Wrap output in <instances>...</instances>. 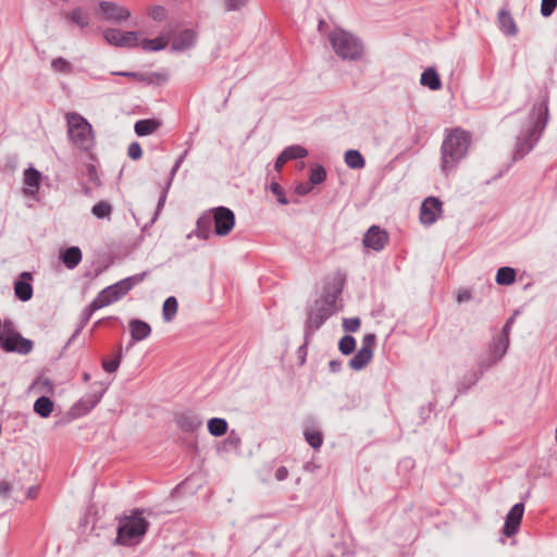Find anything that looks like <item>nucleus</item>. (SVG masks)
Masks as SVG:
<instances>
[{"instance_id":"obj_1","label":"nucleus","mask_w":557,"mask_h":557,"mask_svg":"<svg viewBox=\"0 0 557 557\" xmlns=\"http://www.w3.org/2000/svg\"><path fill=\"white\" fill-rule=\"evenodd\" d=\"M345 278H334L323 286L320 298L306 306L304 339L310 342L314 333L336 313V302L341 300Z\"/></svg>"},{"instance_id":"obj_2","label":"nucleus","mask_w":557,"mask_h":557,"mask_svg":"<svg viewBox=\"0 0 557 557\" xmlns=\"http://www.w3.org/2000/svg\"><path fill=\"white\" fill-rule=\"evenodd\" d=\"M548 122V97L535 102L528 121L516 138L512 162L523 159L536 145Z\"/></svg>"},{"instance_id":"obj_3","label":"nucleus","mask_w":557,"mask_h":557,"mask_svg":"<svg viewBox=\"0 0 557 557\" xmlns=\"http://www.w3.org/2000/svg\"><path fill=\"white\" fill-rule=\"evenodd\" d=\"M471 140V133L460 127H456L445 135L441 146V169L445 175L454 171L458 163L467 157Z\"/></svg>"},{"instance_id":"obj_4","label":"nucleus","mask_w":557,"mask_h":557,"mask_svg":"<svg viewBox=\"0 0 557 557\" xmlns=\"http://www.w3.org/2000/svg\"><path fill=\"white\" fill-rule=\"evenodd\" d=\"M235 213L227 207L219 206L205 211L196 222L194 234L200 239H208L211 234V226H214V234L218 236L228 235L235 226Z\"/></svg>"},{"instance_id":"obj_5","label":"nucleus","mask_w":557,"mask_h":557,"mask_svg":"<svg viewBox=\"0 0 557 557\" xmlns=\"http://www.w3.org/2000/svg\"><path fill=\"white\" fill-rule=\"evenodd\" d=\"M145 512V509L135 508L119 519L114 545L135 547L144 541L150 528L149 520L144 517Z\"/></svg>"},{"instance_id":"obj_6","label":"nucleus","mask_w":557,"mask_h":557,"mask_svg":"<svg viewBox=\"0 0 557 557\" xmlns=\"http://www.w3.org/2000/svg\"><path fill=\"white\" fill-rule=\"evenodd\" d=\"M329 41L335 53L343 60L356 61L363 54L362 41L343 28L337 27L330 32Z\"/></svg>"},{"instance_id":"obj_7","label":"nucleus","mask_w":557,"mask_h":557,"mask_svg":"<svg viewBox=\"0 0 557 557\" xmlns=\"http://www.w3.org/2000/svg\"><path fill=\"white\" fill-rule=\"evenodd\" d=\"M67 133L71 141L82 151L88 152L95 145L91 124L81 114H67Z\"/></svg>"},{"instance_id":"obj_8","label":"nucleus","mask_w":557,"mask_h":557,"mask_svg":"<svg viewBox=\"0 0 557 557\" xmlns=\"http://www.w3.org/2000/svg\"><path fill=\"white\" fill-rule=\"evenodd\" d=\"M104 40L119 48H136L138 47V34L135 30L122 32L117 28H107L103 32Z\"/></svg>"},{"instance_id":"obj_9","label":"nucleus","mask_w":557,"mask_h":557,"mask_svg":"<svg viewBox=\"0 0 557 557\" xmlns=\"http://www.w3.org/2000/svg\"><path fill=\"white\" fill-rule=\"evenodd\" d=\"M443 211V202L438 197H426L420 207V222L423 225L434 224Z\"/></svg>"},{"instance_id":"obj_10","label":"nucleus","mask_w":557,"mask_h":557,"mask_svg":"<svg viewBox=\"0 0 557 557\" xmlns=\"http://www.w3.org/2000/svg\"><path fill=\"white\" fill-rule=\"evenodd\" d=\"M176 426L184 433H194L198 431L202 424V417L194 410H184L176 412L173 418Z\"/></svg>"},{"instance_id":"obj_11","label":"nucleus","mask_w":557,"mask_h":557,"mask_svg":"<svg viewBox=\"0 0 557 557\" xmlns=\"http://www.w3.org/2000/svg\"><path fill=\"white\" fill-rule=\"evenodd\" d=\"M103 20L112 23H122L131 17V11L116 2L101 0L98 3Z\"/></svg>"},{"instance_id":"obj_12","label":"nucleus","mask_w":557,"mask_h":557,"mask_svg":"<svg viewBox=\"0 0 557 557\" xmlns=\"http://www.w3.org/2000/svg\"><path fill=\"white\" fill-rule=\"evenodd\" d=\"M388 238V233L381 226L374 224L364 233L362 244L366 248L379 252L384 249Z\"/></svg>"},{"instance_id":"obj_13","label":"nucleus","mask_w":557,"mask_h":557,"mask_svg":"<svg viewBox=\"0 0 557 557\" xmlns=\"http://www.w3.org/2000/svg\"><path fill=\"white\" fill-rule=\"evenodd\" d=\"M103 397V391H95L92 393L85 394L79 400H77L70 410L73 418H81L89 413Z\"/></svg>"},{"instance_id":"obj_14","label":"nucleus","mask_w":557,"mask_h":557,"mask_svg":"<svg viewBox=\"0 0 557 557\" xmlns=\"http://www.w3.org/2000/svg\"><path fill=\"white\" fill-rule=\"evenodd\" d=\"M67 25L77 26L81 30L87 28L91 21L90 12L84 7H75L72 10H61L59 12Z\"/></svg>"},{"instance_id":"obj_15","label":"nucleus","mask_w":557,"mask_h":557,"mask_svg":"<svg viewBox=\"0 0 557 557\" xmlns=\"http://www.w3.org/2000/svg\"><path fill=\"white\" fill-rule=\"evenodd\" d=\"M33 273L24 271L18 274L13 283L14 296L22 302H26L33 298Z\"/></svg>"},{"instance_id":"obj_16","label":"nucleus","mask_w":557,"mask_h":557,"mask_svg":"<svg viewBox=\"0 0 557 557\" xmlns=\"http://www.w3.org/2000/svg\"><path fill=\"white\" fill-rule=\"evenodd\" d=\"M0 348L5 352H16L20 355H27L34 348L32 339L24 337L21 333L13 336L5 337L4 342L0 344Z\"/></svg>"},{"instance_id":"obj_17","label":"nucleus","mask_w":557,"mask_h":557,"mask_svg":"<svg viewBox=\"0 0 557 557\" xmlns=\"http://www.w3.org/2000/svg\"><path fill=\"white\" fill-rule=\"evenodd\" d=\"M524 512V503L519 502L515 504L508 511L505 523L503 525V533L507 537H511L519 532L521 520Z\"/></svg>"},{"instance_id":"obj_18","label":"nucleus","mask_w":557,"mask_h":557,"mask_svg":"<svg viewBox=\"0 0 557 557\" xmlns=\"http://www.w3.org/2000/svg\"><path fill=\"white\" fill-rule=\"evenodd\" d=\"M198 33L191 28H185L173 38L170 51L184 52L194 48L197 44Z\"/></svg>"},{"instance_id":"obj_19","label":"nucleus","mask_w":557,"mask_h":557,"mask_svg":"<svg viewBox=\"0 0 557 557\" xmlns=\"http://www.w3.org/2000/svg\"><path fill=\"white\" fill-rule=\"evenodd\" d=\"M188 151L185 150L177 159L176 161L174 162L170 173H169V177H168V181L165 183V185L162 187V190H161V194H160V197H159V200H158V203H157V208H156V212L151 219V222L153 223L160 211L162 210V208L164 207V203H165V200H166V197H168V193H169V189L172 185V182L178 171V169L181 168L185 157L187 156Z\"/></svg>"},{"instance_id":"obj_20","label":"nucleus","mask_w":557,"mask_h":557,"mask_svg":"<svg viewBox=\"0 0 557 557\" xmlns=\"http://www.w3.org/2000/svg\"><path fill=\"white\" fill-rule=\"evenodd\" d=\"M42 174L35 169L34 166H29L24 171L23 182L26 187L23 188V193L26 196H34L41 184Z\"/></svg>"},{"instance_id":"obj_21","label":"nucleus","mask_w":557,"mask_h":557,"mask_svg":"<svg viewBox=\"0 0 557 557\" xmlns=\"http://www.w3.org/2000/svg\"><path fill=\"white\" fill-rule=\"evenodd\" d=\"M112 75L133 78L138 82H143L147 85L153 84L154 79H158L159 82H165L168 78V76L165 74H162L159 72L139 73V72H132V71H120V72H112Z\"/></svg>"},{"instance_id":"obj_22","label":"nucleus","mask_w":557,"mask_h":557,"mask_svg":"<svg viewBox=\"0 0 557 557\" xmlns=\"http://www.w3.org/2000/svg\"><path fill=\"white\" fill-rule=\"evenodd\" d=\"M132 342H140L151 334V326L148 322L140 319H132L128 323Z\"/></svg>"},{"instance_id":"obj_23","label":"nucleus","mask_w":557,"mask_h":557,"mask_svg":"<svg viewBox=\"0 0 557 557\" xmlns=\"http://www.w3.org/2000/svg\"><path fill=\"white\" fill-rule=\"evenodd\" d=\"M83 255L78 246H71L60 251V260L70 270L75 269L82 261Z\"/></svg>"},{"instance_id":"obj_24","label":"nucleus","mask_w":557,"mask_h":557,"mask_svg":"<svg viewBox=\"0 0 557 557\" xmlns=\"http://www.w3.org/2000/svg\"><path fill=\"white\" fill-rule=\"evenodd\" d=\"M373 357V350L360 347L354 357L349 360L348 366L354 371H360L367 367Z\"/></svg>"},{"instance_id":"obj_25","label":"nucleus","mask_w":557,"mask_h":557,"mask_svg":"<svg viewBox=\"0 0 557 557\" xmlns=\"http://www.w3.org/2000/svg\"><path fill=\"white\" fill-rule=\"evenodd\" d=\"M99 293L101 295V298H103L108 302V305H111V304L120 300L126 294H128L127 290L125 289V287L123 285H121L120 281L104 287Z\"/></svg>"},{"instance_id":"obj_26","label":"nucleus","mask_w":557,"mask_h":557,"mask_svg":"<svg viewBox=\"0 0 557 557\" xmlns=\"http://www.w3.org/2000/svg\"><path fill=\"white\" fill-rule=\"evenodd\" d=\"M491 349H493L491 355L484 359H481L478 366L474 368L476 371H482V375L487 369H490L493 364L498 362L507 351L505 348L497 346L496 344H493V347H491Z\"/></svg>"},{"instance_id":"obj_27","label":"nucleus","mask_w":557,"mask_h":557,"mask_svg":"<svg viewBox=\"0 0 557 557\" xmlns=\"http://www.w3.org/2000/svg\"><path fill=\"white\" fill-rule=\"evenodd\" d=\"M482 379V371H476L474 368L467 371L457 385L459 395H463L474 386Z\"/></svg>"},{"instance_id":"obj_28","label":"nucleus","mask_w":557,"mask_h":557,"mask_svg":"<svg viewBox=\"0 0 557 557\" xmlns=\"http://www.w3.org/2000/svg\"><path fill=\"white\" fill-rule=\"evenodd\" d=\"M420 84L433 91L440 90L442 88L440 74L434 67H428L422 72Z\"/></svg>"},{"instance_id":"obj_29","label":"nucleus","mask_w":557,"mask_h":557,"mask_svg":"<svg viewBox=\"0 0 557 557\" xmlns=\"http://www.w3.org/2000/svg\"><path fill=\"white\" fill-rule=\"evenodd\" d=\"M161 124L157 119H143L135 123L134 131L138 137H144L154 133Z\"/></svg>"},{"instance_id":"obj_30","label":"nucleus","mask_w":557,"mask_h":557,"mask_svg":"<svg viewBox=\"0 0 557 557\" xmlns=\"http://www.w3.org/2000/svg\"><path fill=\"white\" fill-rule=\"evenodd\" d=\"M498 23L502 32L507 36H515L518 33V27L510 14L506 9L498 12Z\"/></svg>"},{"instance_id":"obj_31","label":"nucleus","mask_w":557,"mask_h":557,"mask_svg":"<svg viewBox=\"0 0 557 557\" xmlns=\"http://www.w3.org/2000/svg\"><path fill=\"white\" fill-rule=\"evenodd\" d=\"M308 156V150L300 145H290L280 152V161L288 162L292 160H300Z\"/></svg>"},{"instance_id":"obj_32","label":"nucleus","mask_w":557,"mask_h":557,"mask_svg":"<svg viewBox=\"0 0 557 557\" xmlns=\"http://www.w3.org/2000/svg\"><path fill=\"white\" fill-rule=\"evenodd\" d=\"M53 408H54L53 400L46 395L38 397L35 400L34 406H33L34 412L36 414H38L40 418L50 417L53 411Z\"/></svg>"},{"instance_id":"obj_33","label":"nucleus","mask_w":557,"mask_h":557,"mask_svg":"<svg viewBox=\"0 0 557 557\" xmlns=\"http://www.w3.org/2000/svg\"><path fill=\"white\" fill-rule=\"evenodd\" d=\"M208 432L214 436L220 437L226 434L228 423L224 418H211L207 422Z\"/></svg>"},{"instance_id":"obj_34","label":"nucleus","mask_w":557,"mask_h":557,"mask_svg":"<svg viewBox=\"0 0 557 557\" xmlns=\"http://www.w3.org/2000/svg\"><path fill=\"white\" fill-rule=\"evenodd\" d=\"M345 163L352 170H360L366 166V159L360 151L356 149H349L344 156Z\"/></svg>"},{"instance_id":"obj_35","label":"nucleus","mask_w":557,"mask_h":557,"mask_svg":"<svg viewBox=\"0 0 557 557\" xmlns=\"http://www.w3.org/2000/svg\"><path fill=\"white\" fill-rule=\"evenodd\" d=\"M516 276H517V273L513 268L500 267L497 270L495 281L498 285L508 286V285H511L512 283H515Z\"/></svg>"},{"instance_id":"obj_36","label":"nucleus","mask_w":557,"mask_h":557,"mask_svg":"<svg viewBox=\"0 0 557 557\" xmlns=\"http://www.w3.org/2000/svg\"><path fill=\"white\" fill-rule=\"evenodd\" d=\"M168 44H169V40L164 36H158L153 39L145 38L140 42L141 48L145 51H150V52L161 51L166 48Z\"/></svg>"},{"instance_id":"obj_37","label":"nucleus","mask_w":557,"mask_h":557,"mask_svg":"<svg viewBox=\"0 0 557 557\" xmlns=\"http://www.w3.org/2000/svg\"><path fill=\"white\" fill-rule=\"evenodd\" d=\"M518 314H519V311H518V310H516V311L512 313V315H510V317L506 320V322H505V324H504V326H503V329H502V334H500V336L498 337L497 342L495 343L497 346H500V347L505 348L506 350L508 349V346H509V333H510V331H511V327H512V324H513V322H515V319H516V317H517Z\"/></svg>"},{"instance_id":"obj_38","label":"nucleus","mask_w":557,"mask_h":557,"mask_svg":"<svg viewBox=\"0 0 557 557\" xmlns=\"http://www.w3.org/2000/svg\"><path fill=\"white\" fill-rule=\"evenodd\" d=\"M178 309V301L175 296H169L162 305V318L165 322H171Z\"/></svg>"},{"instance_id":"obj_39","label":"nucleus","mask_w":557,"mask_h":557,"mask_svg":"<svg viewBox=\"0 0 557 557\" xmlns=\"http://www.w3.org/2000/svg\"><path fill=\"white\" fill-rule=\"evenodd\" d=\"M304 437L307 444L313 449H320L323 445V434L320 430L306 428L304 431Z\"/></svg>"},{"instance_id":"obj_40","label":"nucleus","mask_w":557,"mask_h":557,"mask_svg":"<svg viewBox=\"0 0 557 557\" xmlns=\"http://www.w3.org/2000/svg\"><path fill=\"white\" fill-rule=\"evenodd\" d=\"M123 359L122 346L119 347L117 351L111 358H102L101 367L107 373H114L117 371Z\"/></svg>"},{"instance_id":"obj_41","label":"nucleus","mask_w":557,"mask_h":557,"mask_svg":"<svg viewBox=\"0 0 557 557\" xmlns=\"http://www.w3.org/2000/svg\"><path fill=\"white\" fill-rule=\"evenodd\" d=\"M326 180V171L322 164H313L309 170V182L311 185H320Z\"/></svg>"},{"instance_id":"obj_42","label":"nucleus","mask_w":557,"mask_h":557,"mask_svg":"<svg viewBox=\"0 0 557 557\" xmlns=\"http://www.w3.org/2000/svg\"><path fill=\"white\" fill-rule=\"evenodd\" d=\"M91 213L97 219H110L112 214V206L107 200H100L96 205H94V207L91 208Z\"/></svg>"},{"instance_id":"obj_43","label":"nucleus","mask_w":557,"mask_h":557,"mask_svg":"<svg viewBox=\"0 0 557 557\" xmlns=\"http://www.w3.org/2000/svg\"><path fill=\"white\" fill-rule=\"evenodd\" d=\"M51 69L55 73H62L65 75L72 74L74 70L72 63L63 57L54 58L51 61Z\"/></svg>"},{"instance_id":"obj_44","label":"nucleus","mask_w":557,"mask_h":557,"mask_svg":"<svg viewBox=\"0 0 557 557\" xmlns=\"http://www.w3.org/2000/svg\"><path fill=\"white\" fill-rule=\"evenodd\" d=\"M357 342L352 335L346 334L338 341V350L345 355L349 356L356 350Z\"/></svg>"},{"instance_id":"obj_45","label":"nucleus","mask_w":557,"mask_h":557,"mask_svg":"<svg viewBox=\"0 0 557 557\" xmlns=\"http://www.w3.org/2000/svg\"><path fill=\"white\" fill-rule=\"evenodd\" d=\"M147 275V272L137 273L131 276H127L123 280H120L121 285L125 287V289L131 292L136 285L140 284Z\"/></svg>"},{"instance_id":"obj_46","label":"nucleus","mask_w":557,"mask_h":557,"mask_svg":"<svg viewBox=\"0 0 557 557\" xmlns=\"http://www.w3.org/2000/svg\"><path fill=\"white\" fill-rule=\"evenodd\" d=\"M0 330V344L4 342L5 337H10L20 333L11 319H4Z\"/></svg>"},{"instance_id":"obj_47","label":"nucleus","mask_w":557,"mask_h":557,"mask_svg":"<svg viewBox=\"0 0 557 557\" xmlns=\"http://www.w3.org/2000/svg\"><path fill=\"white\" fill-rule=\"evenodd\" d=\"M148 16L156 22H163L168 18V10L162 5H152L148 10Z\"/></svg>"},{"instance_id":"obj_48","label":"nucleus","mask_w":557,"mask_h":557,"mask_svg":"<svg viewBox=\"0 0 557 557\" xmlns=\"http://www.w3.org/2000/svg\"><path fill=\"white\" fill-rule=\"evenodd\" d=\"M269 189L271 190V193H272L273 195H275V196H276V198H277V202H278L280 205L286 206V205H288V203H289V200H288V198H287V197H286V195H285V190H284V188L280 185V183H277V182H275V181L271 182V184H270V186H269Z\"/></svg>"},{"instance_id":"obj_49","label":"nucleus","mask_w":557,"mask_h":557,"mask_svg":"<svg viewBox=\"0 0 557 557\" xmlns=\"http://www.w3.org/2000/svg\"><path fill=\"white\" fill-rule=\"evenodd\" d=\"M360 325L361 320L358 317L343 319V329L346 332H357L360 329Z\"/></svg>"},{"instance_id":"obj_50","label":"nucleus","mask_w":557,"mask_h":557,"mask_svg":"<svg viewBox=\"0 0 557 557\" xmlns=\"http://www.w3.org/2000/svg\"><path fill=\"white\" fill-rule=\"evenodd\" d=\"M557 8V0H542L541 14L544 17H549Z\"/></svg>"},{"instance_id":"obj_51","label":"nucleus","mask_w":557,"mask_h":557,"mask_svg":"<svg viewBox=\"0 0 557 557\" xmlns=\"http://www.w3.org/2000/svg\"><path fill=\"white\" fill-rule=\"evenodd\" d=\"M191 482V479L190 478H187L186 480H184L183 482H181L180 484H177L173 491H172V496H181V495H184L186 493H190L193 494L194 491L191 488H189V484Z\"/></svg>"},{"instance_id":"obj_52","label":"nucleus","mask_w":557,"mask_h":557,"mask_svg":"<svg viewBox=\"0 0 557 557\" xmlns=\"http://www.w3.org/2000/svg\"><path fill=\"white\" fill-rule=\"evenodd\" d=\"M106 306H109L108 302L101 298V295L100 293H98V295L96 296V298H94L91 300V302L89 305H87L85 308L91 313L94 314L97 310L106 307Z\"/></svg>"},{"instance_id":"obj_53","label":"nucleus","mask_w":557,"mask_h":557,"mask_svg":"<svg viewBox=\"0 0 557 557\" xmlns=\"http://www.w3.org/2000/svg\"><path fill=\"white\" fill-rule=\"evenodd\" d=\"M127 156L132 160H139L143 157V149L140 144L133 141L127 148Z\"/></svg>"},{"instance_id":"obj_54","label":"nucleus","mask_w":557,"mask_h":557,"mask_svg":"<svg viewBox=\"0 0 557 557\" xmlns=\"http://www.w3.org/2000/svg\"><path fill=\"white\" fill-rule=\"evenodd\" d=\"M91 317H92V314L86 308H84L83 311L81 312L79 320H78V323L76 325V334H81L82 333L84 327L90 321Z\"/></svg>"},{"instance_id":"obj_55","label":"nucleus","mask_w":557,"mask_h":557,"mask_svg":"<svg viewBox=\"0 0 557 557\" xmlns=\"http://www.w3.org/2000/svg\"><path fill=\"white\" fill-rule=\"evenodd\" d=\"M248 0H224L225 11H239L247 4Z\"/></svg>"},{"instance_id":"obj_56","label":"nucleus","mask_w":557,"mask_h":557,"mask_svg":"<svg viewBox=\"0 0 557 557\" xmlns=\"http://www.w3.org/2000/svg\"><path fill=\"white\" fill-rule=\"evenodd\" d=\"M240 443H242V440H240L239 435L234 430H232L228 433L227 437L224 440V444L230 445L233 448H238L240 446Z\"/></svg>"},{"instance_id":"obj_57","label":"nucleus","mask_w":557,"mask_h":557,"mask_svg":"<svg viewBox=\"0 0 557 557\" xmlns=\"http://www.w3.org/2000/svg\"><path fill=\"white\" fill-rule=\"evenodd\" d=\"M88 181L96 186L100 185V178L97 173V169L94 164H87L86 166Z\"/></svg>"},{"instance_id":"obj_58","label":"nucleus","mask_w":557,"mask_h":557,"mask_svg":"<svg viewBox=\"0 0 557 557\" xmlns=\"http://www.w3.org/2000/svg\"><path fill=\"white\" fill-rule=\"evenodd\" d=\"M312 186L310 182L300 183L295 187V193L299 196H306L312 190Z\"/></svg>"},{"instance_id":"obj_59","label":"nucleus","mask_w":557,"mask_h":557,"mask_svg":"<svg viewBox=\"0 0 557 557\" xmlns=\"http://www.w3.org/2000/svg\"><path fill=\"white\" fill-rule=\"evenodd\" d=\"M308 344L309 342H304V344L301 346L298 347L297 349V358L299 360V364H304L306 362V358H307V352H308Z\"/></svg>"},{"instance_id":"obj_60","label":"nucleus","mask_w":557,"mask_h":557,"mask_svg":"<svg viewBox=\"0 0 557 557\" xmlns=\"http://www.w3.org/2000/svg\"><path fill=\"white\" fill-rule=\"evenodd\" d=\"M375 342H376V336H375L374 333L366 334L363 339H362V346L361 347H366V348H369V349L373 350Z\"/></svg>"},{"instance_id":"obj_61","label":"nucleus","mask_w":557,"mask_h":557,"mask_svg":"<svg viewBox=\"0 0 557 557\" xmlns=\"http://www.w3.org/2000/svg\"><path fill=\"white\" fill-rule=\"evenodd\" d=\"M433 403H429L428 406H422L419 410V413H420V418H421V421L422 423H424L426 421V419L429 418L431 411L433 410Z\"/></svg>"},{"instance_id":"obj_62","label":"nucleus","mask_w":557,"mask_h":557,"mask_svg":"<svg viewBox=\"0 0 557 557\" xmlns=\"http://www.w3.org/2000/svg\"><path fill=\"white\" fill-rule=\"evenodd\" d=\"M343 362L339 359H333L329 362V369L332 373L342 371Z\"/></svg>"},{"instance_id":"obj_63","label":"nucleus","mask_w":557,"mask_h":557,"mask_svg":"<svg viewBox=\"0 0 557 557\" xmlns=\"http://www.w3.org/2000/svg\"><path fill=\"white\" fill-rule=\"evenodd\" d=\"M288 476V469L285 466H281L275 471V479L277 481H284Z\"/></svg>"},{"instance_id":"obj_64","label":"nucleus","mask_w":557,"mask_h":557,"mask_svg":"<svg viewBox=\"0 0 557 557\" xmlns=\"http://www.w3.org/2000/svg\"><path fill=\"white\" fill-rule=\"evenodd\" d=\"M11 484L8 481L0 482V496L7 498L11 492Z\"/></svg>"}]
</instances>
